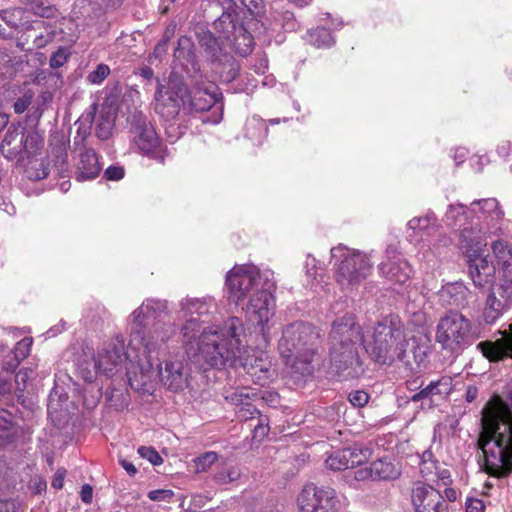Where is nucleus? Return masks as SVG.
<instances>
[{
	"label": "nucleus",
	"mask_w": 512,
	"mask_h": 512,
	"mask_svg": "<svg viewBox=\"0 0 512 512\" xmlns=\"http://www.w3.org/2000/svg\"><path fill=\"white\" fill-rule=\"evenodd\" d=\"M66 475V470L64 468H59L52 479L51 485L55 489H61L63 487L64 478Z\"/></svg>",
	"instance_id": "58"
},
{
	"label": "nucleus",
	"mask_w": 512,
	"mask_h": 512,
	"mask_svg": "<svg viewBox=\"0 0 512 512\" xmlns=\"http://www.w3.org/2000/svg\"><path fill=\"white\" fill-rule=\"evenodd\" d=\"M364 347L371 359L380 365L402 363L409 371L419 369L427 358V346L421 337L408 331L397 315H388L373 327Z\"/></svg>",
	"instance_id": "4"
},
{
	"label": "nucleus",
	"mask_w": 512,
	"mask_h": 512,
	"mask_svg": "<svg viewBox=\"0 0 512 512\" xmlns=\"http://www.w3.org/2000/svg\"><path fill=\"white\" fill-rule=\"evenodd\" d=\"M30 10L36 16L41 19L32 21L31 25H28V21L25 20L26 11L22 8H11L3 10L0 13V18L11 28L25 27L33 31H41L39 34L34 35V45L36 48L45 47L49 42L53 41L56 35V19L58 17V11L51 5H44L42 2L33 0L30 4Z\"/></svg>",
	"instance_id": "10"
},
{
	"label": "nucleus",
	"mask_w": 512,
	"mask_h": 512,
	"mask_svg": "<svg viewBox=\"0 0 512 512\" xmlns=\"http://www.w3.org/2000/svg\"><path fill=\"white\" fill-rule=\"evenodd\" d=\"M501 338L496 341H483L476 345V349L490 362H499L512 358V323L500 330Z\"/></svg>",
	"instance_id": "25"
},
{
	"label": "nucleus",
	"mask_w": 512,
	"mask_h": 512,
	"mask_svg": "<svg viewBox=\"0 0 512 512\" xmlns=\"http://www.w3.org/2000/svg\"><path fill=\"white\" fill-rule=\"evenodd\" d=\"M453 390V380L450 376H442L431 381L419 392L414 393L410 400L421 402L423 408H433L445 401Z\"/></svg>",
	"instance_id": "21"
},
{
	"label": "nucleus",
	"mask_w": 512,
	"mask_h": 512,
	"mask_svg": "<svg viewBox=\"0 0 512 512\" xmlns=\"http://www.w3.org/2000/svg\"><path fill=\"white\" fill-rule=\"evenodd\" d=\"M32 343L33 339L31 337H24L17 342L12 354L17 357V359L24 360L30 352Z\"/></svg>",
	"instance_id": "44"
},
{
	"label": "nucleus",
	"mask_w": 512,
	"mask_h": 512,
	"mask_svg": "<svg viewBox=\"0 0 512 512\" xmlns=\"http://www.w3.org/2000/svg\"><path fill=\"white\" fill-rule=\"evenodd\" d=\"M167 310L165 300L143 301L128 317L130 347L138 352L137 367L142 385L156 374L165 387L179 392L188 387L191 368L184 357L166 360L162 368V357L167 353V343L176 332L174 324L160 321Z\"/></svg>",
	"instance_id": "1"
},
{
	"label": "nucleus",
	"mask_w": 512,
	"mask_h": 512,
	"mask_svg": "<svg viewBox=\"0 0 512 512\" xmlns=\"http://www.w3.org/2000/svg\"><path fill=\"white\" fill-rule=\"evenodd\" d=\"M109 74V66L101 63L98 64L97 67L88 74L87 80L91 84L99 85L108 77Z\"/></svg>",
	"instance_id": "42"
},
{
	"label": "nucleus",
	"mask_w": 512,
	"mask_h": 512,
	"mask_svg": "<svg viewBox=\"0 0 512 512\" xmlns=\"http://www.w3.org/2000/svg\"><path fill=\"white\" fill-rule=\"evenodd\" d=\"M224 399L236 406V415L239 420L247 421L259 414L258 409L253 405L257 399V393L249 387L224 388L222 392Z\"/></svg>",
	"instance_id": "22"
},
{
	"label": "nucleus",
	"mask_w": 512,
	"mask_h": 512,
	"mask_svg": "<svg viewBox=\"0 0 512 512\" xmlns=\"http://www.w3.org/2000/svg\"><path fill=\"white\" fill-rule=\"evenodd\" d=\"M320 340L319 330L310 323L294 322L287 325L278 343V350L294 373L312 374L314 356Z\"/></svg>",
	"instance_id": "7"
},
{
	"label": "nucleus",
	"mask_w": 512,
	"mask_h": 512,
	"mask_svg": "<svg viewBox=\"0 0 512 512\" xmlns=\"http://www.w3.org/2000/svg\"><path fill=\"white\" fill-rule=\"evenodd\" d=\"M317 260L311 255L307 256L305 261V270L308 277L315 279L316 269H317Z\"/></svg>",
	"instance_id": "59"
},
{
	"label": "nucleus",
	"mask_w": 512,
	"mask_h": 512,
	"mask_svg": "<svg viewBox=\"0 0 512 512\" xmlns=\"http://www.w3.org/2000/svg\"><path fill=\"white\" fill-rule=\"evenodd\" d=\"M66 61H67V56L63 52L59 51V52L53 54V56L51 57L50 66L52 68H59V67L63 66Z\"/></svg>",
	"instance_id": "62"
},
{
	"label": "nucleus",
	"mask_w": 512,
	"mask_h": 512,
	"mask_svg": "<svg viewBox=\"0 0 512 512\" xmlns=\"http://www.w3.org/2000/svg\"><path fill=\"white\" fill-rule=\"evenodd\" d=\"M101 361L94 352L84 353L78 360L77 371L79 376L86 382H92L101 371Z\"/></svg>",
	"instance_id": "30"
},
{
	"label": "nucleus",
	"mask_w": 512,
	"mask_h": 512,
	"mask_svg": "<svg viewBox=\"0 0 512 512\" xmlns=\"http://www.w3.org/2000/svg\"><path fill=\"white\" fill-rule=\"evenodd\" d=\"M434 475L444 486H447L452 482L451 473L448 469H440L438 467Z\"/></svg>",
	"instance_id": "61"
},
{
	"label": "nucleus",
	"mask_w": 512,
	"mask_h": 512,
	"mask_svg": "<svg viewBox=\"0 0 512 512\" xmlns=\"http://www.w3.org/2000/svg\"><path fill=\"white\" fill-rule=\"evenodd\" d=\"M174 493L169 489H157L151 490L148 493V498L152 501H169L173 497Z\"/></svg>",
	"instance_id": "52"
},
{
	"label": "nucleus",
	"mask_w": 512,
	"mask_h": 512,
	"mask_svg": "<svg viewBox=\"0 0 512 512\" xmlns=\"http://www.w3.org/2000/svg\"><path fill=\"white\" fill-rule=\"evenodd\" d=\"M43 147V139L37 133H26L25 128L12 124L0 144V152L9 161L21 166L32 163L33 157Z\"/></svg>",
	"instance_id": "12"
},
{
	"label": "nucleus",
	"mask_w": 512,
	"mask_h": 512,
	"mask_svg": "<svg viewBox=\"0 0 512 512\" xmlns=\"http://www.w3.org/2000/svg\"><path fill=\"white\" fill-rule=\"evenodd\" d=\"M101 169L96 152L93 149H85L80 153L79 161L76 166L75 179L78 182L95 179Z\"/></svg>",
	"instance_id": "28"
},
{
	"label": "nucleus",
	"mask_w": 512,
	"mask_h": 512,
	"mask_svg": "<svg viewBox=\"0 0 512 512\" xmlns=\"http://www.w3.org/2000/svg\"><path fill=\"white\" fill-rule=\"evenodd\" d=\"M22 360L17 359L13 354L6 357V359L3 362V370L8 373H13Z\"/></svg>",
	"instance_id": "57"
},
{
	"label": "nucleus",
	"mask_w": 512,
	"mask_h": 512,
	"mask_svg": "<svg viewBox=\"0 0 512 512\" xmlns=\"http://www.w3.org/2000/svg\"><path fill=\"white\" fill-rule=\"evenodd\" d=\"M138 453L153 465H160L163 462L162 457L153 447L141 446L138 448Z\"/></svg>",
	"instance_id": "46"
},
{
	"label": "nucleus",
	"mask_w": 512,
	"mask_h": 512,
	"mask_svg": "<svg viewBox=\"0 0 512 512\" xmlns=\"http://www.w3.org/2000/svg\"><path fill=\"white\" fill-rule=\"evenodd\" d=\"M95 113H96V105H92L91 111H89L81 116V118L78 121L79 127L77 130V135L74 139L75 143H78V139H80L81 142H84V140L87 138V136L90 135L92 122L95 118Z\"/></svg>",
	"instance_id": "38"
},
{
	"label": "nucleus",
	"mask_w": 512,
	"mask_h": 512,
	"mask_svg": "<svg viewBox=\"0 0 512 512\" xmlns=\"http://www.w3.org/2000/svg\"><path fill=\"white\" fill-rule=\"evenodd\" d=\"M348 400L354 407H363L368 403L369 395L363 390H356L349 393Z\"/></svg>",
	"instance_id": "48"
},
{
	"label": "nucleus",
	"mask_w": 512,
	"mask_h": 512,
	"mask_svg": "<svg viewBox=\"0 0 512 512\" xmlns=\"http://www.w3.org/2000/svg\"><path fill=\"white\" fill-rule=\"evenodd\" d=\"M39 168L30 167L27 170L28 177L34 180H41L49 175L48 166L44 162L38 164Z\"/></svg>",
	"instance_id": "50"
},
{
	"label": "nucleus",
	"mask_w": 512,
	"mask_h": 512,
	"mask_svg": "<svg viewBox=\"0 0 512 512\" xmlns=\"http://www.w3.org/2000/svg\"><path fill=\"white\" fill-rule=\"evenodd\" d=\"M504 212L495 198L473 201L470 206L450 204L443 217L445 225L458 232L463 246L486 245V239L501 231Z\"/></svg>",
	"instance_id": "6"
},
{
	"label": "nucleus",
	"mask_w": 512,
	"mask_h": 512,
	"mask_svg": "<svg viewBox=\"0 0 512 512\" xmlns=\"http://www.w3.org/2000/svg\"><path fill=\"white\" fill-rule=\"evenodd\" d=\"M115 113L102 110L96 119L95 134L100 140H107L115 125Z\"/></svg>",
	"instance_id": "33"
},
{
	"label": "nucleus",
	"mask_w": 512,
	"mask_h": 512,
	"mask_svg": "<svg viewBox=\"0 0 512 512\" xmlns=\"http://www.w3.org/2000/svg\"><path fill=\"white\" fill-rule=\"evenodd\" d=\"M371 464L375 480H394L401 474L400 468L387 458L378 459Z\"/></svg>",
	"instance_id": "32"
},
{
	"label": "nucleus",
	"mask_w": 512,
	"mask_h": 512,
	"mask_svg": "<svg viewBox=\"0 0 512 512\" xmlns=\"http://www.w3.org/2000/svg\"><path fill=\"white\" fill-rule=\"evenodd\" d=\"M80 498L83 503L90 504L93 498V488L89 484H84L80 491Z\"/></svg>",
	"instance_id": "60"
},
{
	"label": "nucleus",
	"mask_w": 512,
	"mask_h": 512,
	"mask_svg": "<svg viewBox=\"0 0 512 512\" xmlns=\"http://www.w3.org/2000/svg\"><path fill=\"white\" fill-rule=\"evenodd\" d=\"M224 399L236 406V415L239 420L247 421L259 414L258 409L253 405L257 399V393L249 387L224 388L222 392Z\"/></svg>",
	"instance_id": "23"
},
{
	"label": "nucleus",
	"mask_w": 512,
	"mask_h": 512,
	"mask_svg": "<svg viewBox=\"0 0 512 512\" xmlns=\"http://www.w3.org/2000/svg\"><path fill=\"white\" fill-rule=\"evenodd\" d=\"M217 460H218L217 453H215L213 451L206 452L196 458L195 463H196L197 470L205 471Z\"/></svg>",
	"instance_id": "45"
},
{
	"label": "nucleus",
	"mask_w": 512,
	"mask_h": 512,
	"mask_svg": "<svg viewBox=\"0 0 512 512\" xmlns=\"http://www.w3.org/2000/svg\"><path fill=\"white\" fill-rule=\"evenodd\" d=\"M34 376V370L30 368L21 369L15 376V383L18 391H24L27 381Z\"/></svg>",
	"instance_id": "47"
},
{
	"label": "nucleus",
	"mask_w": 512,
	"mask_h": 512,
	"mask_svg": "<svg viewBox=\"0 0 512 512\" xmlns=\"http://www.w3.org/2000/svg\"><path fill=\"white\" fill-rule=\"evenodd\" d=\"M272 273L254 265H235L225 277L229 299L241 306L247 319L262 330L273 316L276 303Z\"/></svg>",
	"instance_id": "5"
},
{
	"label": "nucleus",
	"mask_w": 512,
	"mask_h": 512,
	"mask_svg": "<svg viewBox=\"0 0 512 512\" xmlns=\"http://www.w3.org/2000/svg\"><path fill=\"white\" fill-rule=\"evenodd\" d=\"M14 435V417L11 412L0 408V447L10 442Z\"/></svg>",
	"instance_id": "36"
},
{
	"label": "nucleus",
	"mask_w": 512,
	"mask_h": 512,
	"mask_svg": "<svg viewBox=\"0 0 512 512\" xmlns=\"http://www.w3.org/2000/svg\"><path fill=\"white\" fill-rule=\"evenodd\" d=\"M0 512H19V507L13 500H0Z\"/></svg>",
	"instance_id": "63"
},
{
	"label": "nucleus",
	"mask_w": 512,
	"mask_h": 512,
	"mask_svg": "<svg viewBox=\"0 0 512 512\" xmlns=\"http://www.w3.org/2000/svg\"><path fill=\"white\" fill-rule=\"evenodd\" d=\"M438 468L437 461H421L420 472L424 478L431 479Z\"/></svg>",
	"instance_id": "53"
},
{
	"label": "nucleus",
	"mask_w": 512,
	"mask_h": 512,
	"mask_svg": "<svg viewBox=\"0 0 512 512\" xmlns=\"http://www.w3.org/2000/svg\"><path fill=\"white\" fill-rule=\"evenodd\" d=\"M306 41L317 48L330 47L334 44L331 32L326 28H316L307 32Z\"/></svg>",
	"instance_id": "37"
},
{
	"label": "nucleus",
	"mask_w": 512,
	"mask_h": 512,
	"mask_svg": "<svg viewBox=\"0 0 512 512\" xmlns=\"http://www.w3.org/2000/svg\"><path fill=\"white\" fill-rule=\"evenodd\" d=\"M165 53H166V40H162L155 46L154 51L150 56V60L152 58L160 59Z\"/></svg>",
	"instance_id": "64"
},
{
	"label": "nucleus",
	"mask_w": 512,
	"mask_h": 512,
	"mask_svg": "<svg viewBox=\"0 0 512 512\" xmlns=\"http://www.w3.org/2000/svg\"><path fill=\"white\" fill-rule=\"evenodd\" d=\"M491 249L499 275L495 290L506 302H512V245L504 240H496Z\"/></svg>",
	"instance_id": "19"
},
{
	"label": "nucleus",
	"mask_w": 512,
	"mask_h": 512,
	"mask_svg": "<svg viewBox=\"0 0 512 512\" xmlns=\"http://www.w3.org/2000/svg\"><path fill=\"white\" fill-rule=\"evenodd\" d=\"M180 313L181 319H183L180 331L192 321L197 326V333H200V331L207 327L203 325L218 313V304L211 296L201 298L187 297L180 302Z\"/></svg>",
	"instance_id": "18"
},
{
	"label": "nucleus",
	"mask_w": 512,
	"mask_h": 512,
	"mask_svg": "<svg viewBox=\"0 0 512 512\" xmlns=\"http://www.w3.org/2000/svg\"><path fill=\"white\" fill-rule=\"evenodd\" d=\"M263 25L267 30L278 31L283 29L284 31L296 30L298 23L291 11L283 10L280 7V3L276 2L270 5L269 14L266 16Z\"/></svg>",
	"instance_id": "27"
},
{
	"label": "nucleus",
	"mask_w": 512,
	"mask_h": 512,
	"mask_svg": "<svg viewBox=\"0 0 512 512\" xmlns=\"http://www.w3.org/2000/svg\"><path fill=\"white\" fill-rule=\"evenodd\" d=\"M350 454L345 449L334 451L325 461L327 468L339 471L349 469L347 457Z\"/></svg>",
	"instance_id": "39"
},
{
	"label": "nucleus",
	"mask_w": 512,
	"mask_h": 512,
	"mask_svg": "<svg viewBox=\"0 0 512 512\" xmlns=\"http://www.w3.org/2000/svg\"><path fill=\"white\" fill-rule=\"evenodd\" d=\"M438 296L443 307L464 308L468 305L470 291L463 282H452L442 286Z\"/></svg>",
	"instance_id": "26"
},
{
	"label": "nucleus",
	"mask_w": 512,
	"mask_h": 512,
	"mask_svg": "<svg viewBox=\"0 0 512 512\" xmlns=\"http://www.w3.org/2000/svg\"><path fill=\"white\" fill-rule=\"evenodd\" d=\"M354 477L357 481H365L368 479L375 480L374 472H372V464L369 467H362L356 470Z\"/></svg>",
	"instance_id": "56"
},
{
	"label": "nucleus",
	"mask_w": 512,
	"mask_h": 512,
	"mask_svg": "<svg viewBox=\"0 0 512 512\" xmlns=\"http://www.w3.org/2000/svg\"><path fill=\"white\" fill-rule=\"evenodd\" d=\"M463 244L461 239H458V246L466 255L469 275L474 286L479 289H489L495 281L497 265L493 264L487 255L481 254L486 245L470 248Z\"/></svg>",
	"instance_id": "16"
},
{
	"label": "nucleus",
	"mask_w": 512,
	"mask_h": 512,
	"mask_svg": "<svg viewBox=\"0 0 512 512\" xmlns=\"http://www.w3.org/2000/svg\"><path fill=\"white\" fill-rule=\"evenodd\" d=\"M438 219L434 212L428 211L422 217H414L409 220L407 224L408 231H412V233L408 234L409 238H412L418 232H423L424 234L431 235L439 229Z\"/></svg>",
	"instance_id": "29"
},
{
	"label": "nucleus",
	"mask_w": 512,
	"mask_h": 512,
	"mask_svg": "<svg viewBox=\"0 0 512 512\" xmlns=\"http://www.w3.org/2000/svg\"><path fill=\"white\" fill-rule=\"evenodd\" d=\"M361 328L355 317L346 314L332 324L329 336L331 368L340 376L355 377L360 366L357 344L361 340Z\"/></svg>",
	"instance_id": "8"
},
{
	"label": "nucleus",
	"mask_w": 512,
	"mask_h": 512,
	"mask_svg": "<svg viewBox=\"0 0 512 512\" xmlns=\"http://www.w3.org/2000/svg\"><path fill=\"white\" fill-rule=\"evenodd\" d=\"M253 433L255 438H264L265 436L268 435L269 425L267 417L260 415L259 422L255 426Z\"/></svg>",
	"instance_id": "54"
},
{
	"label": "nucleus",
	"mask_w": 512,
	"mask_h": 512,
	"mask_svg": "<svg viewBox=\"0 0 512 512\" xmlns=\"http://www.w3.org/2000/svg\"><path fill=\"white\" fill-rule=\"evenodd\" d=\"M465 508L466 512H484L485 505L481 499L467 498Z\"/></svg>",
	"instance_id": "55"
},
{
	"label": "nucleus",
	"mask_w": 512,
	"mask_h": 512,
	"mask_svg": "<svg viewBox=\"0 0 512 512\" xmlns=\"http://www.w3.org/2000/svg\"><path fill=\"white\" fill-rule=\"evenodd\" d=\"M11 469L6 466L5 461L0 457V493L5 495L15 487V480L12 479Z\"/></svg>",
	"instance_id": "41"
},
{
	"label": "nucleus",
	"mask_w": 512,
	"mask_h": 512,
	"mask_svg": "<svg viewBox=\"0 0 512 512\" xmlns=\"http://www.w3.org/2000/svg\"><path fill=\"white\" fill-rule=\"evenodd\" d=\"M226 41L234 47L236 53H238L240 56H247L253 50V37L243 26V24H241L235 30V33H232L231 37H228Z\"/></svg>",
	"instance_id": "31"
},
{
	"label": "nucleus",
	"mask_w": 512,
	"mask_h": 512,
	"mask_svg": "<svg viewBox=\"0 0 512 512\" xmlns=\"http://www.w3.org/2000/svg\"><path fill=\"white\" fill-rule=\"evenodd\" d=\"M268 128L264 121L253 117L246 123V137L254 144L259 145L266 138Z\"/></svg>",
	"instance_id": "34"
},
{
	"label": "nucleus",
	"mask_w": 512,
	"mask_h": 512,
	"mask_svg": "<svg viewBox=\"0 0 512 512\" xmlns=\"http://www.w3.org/2000/svg\"><path fill=\"white\" fill-rule=\"evenodd\" d=\"M386 257L387 260L379 265L381 275L392 283L405 284L412 274L409 263L391 247L387 249Z\"/></svg>",
	"instance_id": "24"
},
{
	"label": "nucleus",
	"mask_w": 512,
	"mask_h": 512,
	"mask_svg": "<svg viewBox=\"0 0 512 512\" xmlns=\"http://www.w3.org/2000/svg\"><path fill=\"white\" fill-rule=\"evenodd\" d=\"M479 337L478 328L458 311H449L438 320L435 341L451 355H460Z\"/></svg>",
	"instance_id": "9"
},
{
	"label": "nucleus",
	"mask_w": 512,
	"mask_h": 512,
	"mask_svg": "<svg viewBox=\"0 0 512 512\" xmlns=\"http://www.w3.org/2000/svg\"><path fill=\"white\" fill-rule=\"evenodd\" d=\"M129 350L133 351L129 346ZM136 352L134 361L133 356L125 350V340L121 335H117L111 341L104 344V346L98 351L97 357L101 361L102 374L110 377L118 372L123 363H125V371L128 381L131 386L134 382H139L138 377L140 376L138 366V352Z\"/></svg>",
	"instance_id": "13"
},
{
	"label": "nucleus",
	"mask_w": 512,
	"mask_h": 512,
	"mask_svg": "<svg viewBox=\"0 0 512 512\" xmlns=\"http://www.w3.org/2000/svg\"><path fill=\"white\" fill-rule=\"evenodd\" d=\"M182 344L188 358L200 368L222 370L242 367L251 372L257 359L250 355L245 341V327L238 317H229L220 325L207 326L197 333V326L190 321L181 330Z\"/></svg>",
	"instance_id": "2"
},
{
	"label": "nucleus",
	"mask_w": 512,
	"mask_h": 512,
	"mask_svg": "<svg viewBox=\"0 0 512 512\" xmlns=\"http://www.w3.org/2000/svg\"><path fill=\"white\" fill-rule=\"evenodd\" d=\"M244 5L248 8L250 13L256 17L265 19L269 14L264 0H244Z\"/></svg>",
	"instance_id": "43"
},
{
	"label": "nucleus",
	"mask_w": 512,
	"mask_h": 512,
	"mask_svg": "<svg viewBox=\"0 0 512 512\" xmlns=\"http://www.w3.org/2000/svg\"><path fill=\"white\" fill-rule=\"evenodd\" d=\"M344 449L346 452L350 454V456L347 457L349 468L362 465L368 460L371 454V451L368 448H362L358 445H354Z\"/></svg>",
	"instance_id": "40"
},
{
	"label": "nucleus",
	"mask_w": 512,
	"mask_h": 512,
	"mask_svg": "<svg viewBox=\"0 0 512 512\" xmlns=\"http://www.w3.org/2000/svg\"><path fill=\"white\" fill-rule=\"evenodd\" d=\"M174 58L176 65H180L192 80L193 86L191 90L187 88L184 77L176 71V67L169 75L166 90L157 79L154 94L155 111L166 122L175 120L181 109L187 112H201L210 109L217 102L218 87L215 83L203 79L195 46L190 37L181 36L178 39Z\"/></svg>",
	"instance_id": "3"
},
{
	"label": "nucleus",
	"mask_w": 512,
	"mask_h": 512,
	"mask_svg": "<svg viewBox=\"0 0 512 512\" xmlns=\"http://www.w3.org/2000/svg\"><path fill=\"white\" fill-rule=\"evenodd\" d=\"M124 175L125 170L120 165H111L104 171L105 178L111 181H119Z\"/></svg>",
	"instance_id": "51"
},
{
	"label": "nucleus",
	"mask_w": 512,
	"mask_h": 512,
	"mask_svg": "<svg viewBox=\"0 0 512 512\" xmlns=\"http://www.w3.org/2000/svg\"><path fill=\"white\" fill-rule=\"evenodd\" d=\"M335 260V279L342 290H351L362 283L372 271L368 255L342 244L331 249Z\"/></svg>",
	"instance_id": "11"
},
{
	"label": "nucleus",
	"mask_w": 512,
	"mask_h": 512,
	"mask_svg": "<svg viewBox=\"0 0 512 512\" xmlns=\"http://www.w3.org/2000/svg\"><path fill=\"white\" fill-rule=\"evenodd\" d=\"M241 476L240 469L233 464H224L217 468L213 474V480L219 485L229 484L238 480Z\"/></svg>",
	"instance_id": "35"
},
{
	"label": "nucleus",
	"mask_w": 512,
	"mask_h": 512,
	"mask_svg": "<svg viewBox=\"0 0 512 512\" xmlns=\"http://www.w3.org/2000/svg\"><path fill=\"white\" fill-rule=\"evenodd\" d=\"M197 35L199 45L206 59L212 63L228 67L226 73L221 72V78L227 82L234 80L238 75L239 65L237 61L227 53L224 44L226 40L220 35L216 37L209 30H202L198 32Z\"/></svg>",
	"instance_id": "15"
},
{
	"label": "nucleus",
	"mask_w": 512,
	"mask_h": 512,
	"mask_svg": "<svg viewBox=\"0 0 512 512\" xmlns=\"http://www.w3.org/2000/svg\"><path fill=\"white\" fill-rule=\"evenodd\" d=\"M131 144L143 155L164 163L167 149L161 145L154 125L141 111H134L128 118Z\"/></svg>",
	"instance_id": "14"
},
{
	"label": "nucleus",
	"mask_w": 512,
	"mask_h": 512,
	"mask_svg": "<svg viewBox=\"0 0 512 512\" xmlns=\"http://www.w3.org/2000/svg\"><path fill=\"white\" fill-rule=\"evenodd\" d=\"M415 512H449V505L434 487L418 482L412 489Z\"/></svg>",
	"instance_id": "20"
},
{
	"label": "nucleus",
	"mask_w": 512,
	"mask_h": 512,
	"mask_svg": "<svg viewBox=\"0 0 512 512\" xmlns=\"http://www.w3.org/2000/svg\"><path fill=\"white\" fill-rule=\"evenodd\" d=\"M300 512H334L339 509L336 491L331 487L305 485L297 497Z\"/></svg>",
	"instance_id": "17"
},
{
	"label": "nucleus",
	"mask_w": 512,
	"mask_h": 512,
	"mask_svg": "<svg viewBox=\"0 0 512 512\" xmlns=\"http://www.w3.org/2000/svg\"><path fill=\"white\" fill-rule=\"evenodd\" d=\"M496 292H492L488 298H487V303H486V308L488 309H491L492 312L495 311V312H499L501 313L505 304H510L511 302H506L503 298L502 300L501 299H497L496 298Z\"/></svg>",
	"instance_id": "49"
}]
</instances>
